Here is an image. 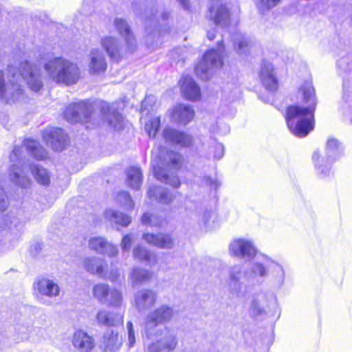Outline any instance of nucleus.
Returning a JSON list of instances; mask_svg holds the SVG:
<instances>
[{
    "label": "nucleus",
    "mask_w": 352,
    "mask_h": 352,
    "mask_svg": "<svg viewBox=\"0 0 352 352\" xmlns=\"http://www.w3.org/2000/svg\"><path fill=\"white\" fill-rule=\"evenodd\" d=\"M89 71L91 74H101L106 71L107 63L104 53L99 49H92L89 53Z\"/></svg>",
    "instance_id": "cd10ccee"
},
{
    "label": "nucleus",
    "mask_w": 352,
    "mask_h": 352,
    "mask_svg": "<svg viewBox=\"0 0 352 352\" xmlns=\"http://www.w3.org/2000/svg\"><path fill=\"white\" fill-rule=\"evenodd\" d=\"M35 53H36V52H27L25 53V57H26L27 58H32L34 57V56H35Z\"/></svg>",
    "instance_id": "4d7b16f0"
},
{
    "label": "nucleus",
    "mask_w": 352,
    "mask_h": 352,
    "mask_svg": "<svg viewBox=\"0 0 352 352\" xmlns=\"http://www.w3.org/2000/svg\"><path fill=\"white\" fill-rule=\"evenodd\" d=\"M181 91L183 97L188 100L197 101L201 98L199 87L193 78L189 76L183 77Z\"/></svg>",
    "instance_id": "c85d7f7f"
},
{
    "label": "nucleus",
    "mask_w": 352,
    "mask_h": 352,
    "mask_svg": "<svg viewBox=\"0 0 352 352\" xmlns=\"http://www.w3.org/2000/svg\"><path fill=\"white\" fill-rule=\"evenodd\" d=\"M276 305L274 295L263 291L253 294L249 307V314L253 317L265 314L267 309L274 307Z\"/></svg>",
    "instance_id": "ddd939ff"
},
{
    "label": "nucleus",
    "mask_w": 352,
    "mask_h": 352,
    "mask_svg": "<svg viewBox=\"0 0 352 352\" xmlns=\"http://www.w3.org/2000/svg\"><path fill=\"white\" fill-rule=\"evenodd\" d=\"M162 135L166 142L180 147H190L194 143L193 138L191 135L170 127L165 128Z\"/></svg>",
    "instance_id": "a211bd4d"
},
{
    "label": "nucleus",
    "mask_w": 352,
    "mask_h": 352,
    "mask_svg": "<svg viewBox=\"0 0 352 352\" xmlns=\"http://www.w3.org/2000/svg\"><path fill=\"white\" fill-rule=\"evenodd\" d=\"M160 126V118L155 117L145 124V130L150 138H155Z\"/></svg>",
    "instance_id": "c03bdc74"
},
{
    "label": "nucleus",
    "mask_w": 352,
    "mask_h": 352,
    "mask_svg": "<svg viewBox=\"0 0 352 352\" xmlns=\"http://www.w3.org/2000/svg\"><path fill=\"white\" fill-rule=\"evenodd\" d=\"M157 11L155 10L154 12L153 9L150 10H146L144 14L141 16L142 19L145 23V26L146 29V32L150 34V28L153 25L156 28L159 24V19L157 15Z\"/></svg>",
    "instance_id": "58836bf2"
},
{
    "label": "nucleus",
    "mask_w": 352,
    "mask_h": 352,
    "mask_svg": "<svg viewBox=\"0 0 352 352\" xmlns=\"http://www.w3.org/2000/svg\"><path fill=\"white\" fill-rule=\"evenodd\" d=\"M174 315L172 307L162 305L148 312L144 323V331L147 339L151 340L147 344L148 352H164L174 350L177 345V337L169 333L159 339L166 327L164 324L169 322Z\"/></svg>",
    "instance_id": "f257e3e1"
},
{
    "label": "nucleus",
    "mask_w": 352,
    "mask_h": 352,
    "mask_svg": "<svg viewBox=\"0 0 352 352\" xmlns=\"http://www.w3.org/2000/svg\"><path fill=\"white\" fill-rule=\"evenodd\" d=\"M105 217L111 222L124 227L128 226L131 221L130 217L112 209L106 210Z\"/></svg>",
    "instance_id": "c9c22d12"
},
{
    "label": "nucleus",
    "mask_w": 352,
    "mask_h": 352,
    "mask_svg": "<svg viewBox=\"0 0 352 352\" xmlns=\"http://www.w3.org/2000/svg\"><path fill=\"white\" fill-rule=\"evenodd\" d=\"M6 70L9 82L13 89L11 93L12 100H19L22 94V89L19 85L22 80H25L30 89L35 92L40 91L43 86L41 69L36 65L32 64L28 59L21 60L19 67L12 65H8Z\"/></svg>",
    "instance_id": "423d86ee"
},
{
    "label": "nucleus",
    "mask_w": 352,
    "mask_h": 352,
    "mask_svg": "<svg viewBox=\"0 0 352 352\" xmlns=\"http://www.w3.org/2000/svg\"><path fill=\"white\" fill-rule=\"evenodd\" d=\"M342 148L339 142L333 138L329 139L325 148V158L320 157L319 153L315 151L312 159L315 163L316 168L322 177L329 175L331 170V165L342 154Z\"/></svg>",
    "instance_id": "6e6552de"
},
{
    "label": "nucleus",
    "mask_w": 352,
    "mask_h": 352,
    "mask_svg": "<svg viewBox=\"0 0 352 352\" xmlns=\"http://www.w3.org/2000/svg\"><path fill=\"white\" fill-rule=\"evenodd\" d=\"M142 223L143 225L151 227H162L164 225L165 220L157 214L146 212L142 217Z\"/></svg>",
    "instance_id": "4c0bfd02"
},
{
    "label": "nucleus",
    "mask_w": 352,
    "mask_h": 352,
    "mask_svg": "<svg viewBox=\"0 0 352 352\" xmlns=\"http://www.w3.org/2000/svg\"><path fill=\"white\" fill-rule=\"evenodd\" d=\"M5 87L3 73L1 70H0V98H5L7 101H8L9 98L6 96L8 91L6 90Z\"/></svg>",
    "instance_id": "8fccbe9b"
},
{
    "label": "nucleus",
    "mask_w": 352,
    "mask_h": 352,
    "mask_svg": "<svg viewBox=\"0 0 352 352\" xmlns=\"http://www.w3.org/2000/svg\"><path fill=\"white\" fill-rule=\"evenodd\" d=\"M153 272L141 267H134L129 274L133 287L146 283L151 279Z\"/></svg>",
    "instance_id": "2f4dec72"
},
{
    "label": "nucleus",
    "mask_w": 352,
    "mask_h": 352,
    "mask_svg": "<svg viewBox=\"0 0 352 352\" xmlns=\"http://www.w3.org/2000/svg\"><path fill=\"white\" fill-rule=\"evenodd\" d=\"M260 80L264 87L269 91L277 90L278 82L271 63L263 62L259 73Z\"/></svg>",
    "instance_id": "4be33fe9"
},
{
    "label": "nucleus",
    "mask_w": 352,
    "mask_h": 352,
    "mask_svg": "<svg viewBox=\"0 0 352 352\" xmlns=\"http://www.w3.org/2000/svg\"><path fill=\"white\" fill-rule=\"evenodd\" d=\"M100 44L109 58L116 63L135 51L129 50L125 43L123 44L118 38L110 35L102 36Z\"/></svg>",
    "instance_id": "9b49d317"
},
{
    "label": "nucleus",
    "mask_w": 352,
    "mask_h": 352,
    "mask_svg": "<svg viewBox=\"0 0 352 352\" xmlns=\"http://www.w3.org/2000/svg\"><path fill=\"white\" fill-rule=\"evenodd\" d=\"M126 329L128 331V344L129 347H133L135 342V336L131 322L129 321L126 323Z\"/></svg>",
    "instance_id": "de8ad7c7"
},
{
    "label": "nucleus",
    "mask_w": 352,
    "mask_h": 352,
    "mask_svg": "<svg viewBox=\"0 0 352 352\" xmlns=\"http://www.w3.org/2000/svg\"><path fill=\"white\" fill-rule=\"evenodd\" d=\"M147 194L149 198L154 199L160 204L169 205L174 201L178 193L170 192L162 186H151L148 189Z\"/></svg>",
    "instance_id": "bb28decb"
},
{
    "label": "nucleus",
    "mask_w": 352,
    "mask_h": 352,
    "mask_svg": "<svg viewBox=\"0 0 352 352\" xmlns=\"http://www.w3.org/2000/svg\"><path fill=\"white\" fill-rule=\"evenodd\" d=\"M47 77L56 84L69 86L78 82L80 73L76 63L61 56H49L43 64Z\"/></svg>",
    "instance_id": "0eeeda50"
},
{
    "label": "nucleus",
    "mask_w": 352,
    "mask_h": 352,
    "mask_svg": "<svg viewBox=\"0 0 352 352\" xmlns=\"http://www.w3.org/2000/svg\"><path fill=\"white\" fill-rule=\"evenodd\" d=\"M349 57H343L337 62L338 67L340 68L342 70L346 71L349 68L348 64Z\"/></svg>",
    "instance_id": "864d4df0"
},
{
    "label": "nucleus",
    "mask_w": 352,
    "mask_h": 352,
    "mask_svg": "<svg viewBox=\"0 0 352 352\" xmlns=\"http://www.w3.org/2000/svg\"><path fill=\"white\" fill-rule=\"evenodd\" d=\"M157 299V293L149 289H142L134 294V305L138 311L153 307Z\"/></svg>",
    "instance_id": "aec40b11"
},
{
    "label": "nucleus",
    "mask_w": 352,
    "mask_h": 352,
    "mask_svg": "<svg viewBox=\"0 0 352 352\" xmlns=\"http://www.w3.org/2000/svg\"><path fill=\"white\" fill-rule=\"evenodd\" d=\"M211 218V212L208 210H203L199 217V221L204 224H206Z\"/></svg>",
    "instance_id": "603ef678"
},
{
    "label": "nucleus",
    "mask_w": 352,
    "mask_h": 352,
    "mask_svg": "<svg viewBox=\"0 0 352 352\" xmlns=\"http://www.w3.org/2000/svg\"><path fill=\"white\" fill-rule=\"evenodd\" d=\"M116 201L126 210H132L134 203L127 192H120L117 195Z\"/></svg>",
    "instance_id": "37998d69"
},
{
    "label": "nucleus",
    "mask_w": 352,
    "mask_h": 352,
    "mask_svg": "<svg viewBox=\"0 0 352 352\" xmlns=\"http://www.w3.org/2000/svg\"><path fill=\"white\" fill-rule=\"evenodd\" d=\"M113 25L119 34L123 37L126 45L128 46V49L129 50H135L137 48L136 39L127 21L122 18H116L113 21Z\"/></svg>",
    "instance_id": "b1692460"
},
{
    "label": "nucleus",
    "mask_w": 352,
    "mask_h": 352,
    "mask_svg": "<svg viewBox=\"0 0 352 352\" xmlns=\"http://www.w3.org/2000/svg\"><path fill=\"white\" fill-rule=\"evenodd\" d=\"M72 342L80 352H90L95 346L94 338L80 330L74 333Z\"/></svg>",
    "instance_id": "c756f323"
},
{
    "label": "nucleus",
    "mask_w": 352,
    "mask_h": 352,
    "mask_svg": "<svg viewBox=\"0 0 352 352\" xmlns=\"http://www.w3.org/2000/svg\"><path fill=\"white\" fill-rule=\"evenodd\" d=\"M281 0H258L256 7L261 14H264L276 7L280 3Z\"/></svg>",
    "instance_id": "79ce46f5"
},
{
    "label": "nucleus",
    "mask_w": 352,
    "mask_h": 352,
    "mask_svg": "<svg viewBox=\"0 0 352 352\" xmlns=\"http://www.w3.org/2000/svg\"><path fill=\"white\" fill-rule=\"evenodd\" d=\"M215 37V31L214 30H211V31H208V33H207V38L210 40V41H212Z\"/></svg>",
    "instance_id": "6e6d98bb"
},
{
    "label": "nucleus",
    "mask_w": 352,
    "mask_h": 352,
    "mask_svg": "<svg viewBox=\"0 0 352 352\" xmlns=\"http://www.w3.org/2000/svg\"><path fill=\"white\" fill-rule=\"evenodd\" d=\"M183 156L174 151H168L162 146L152 151V168L156 179L174 188L181 185L178 176L173 173L182 166Z\"/></svg>",
    "instance_id": "39448f33"
},
{
    "label": "nucleus",
    "mask_w": 352,
    "mask_h": 352,
    "mask_svg": "<svg viewBox=\"0 0 352 352\" xmlns=\"http://www.w3.org/2000/svg\"><path fill=\"white\" fill-rule=\"evenodd\" d=\"M30 168L35 179L38 184L44 186L50 184V175L45 168L40 167L38 165H34Z\"/></svg>",
    "instance_id": "e433bc0d"
},
{
    "label": "nucleus",
    "mask_w": 352,
    "mask_h": 352,
    "mask_svg": "<svg viewBox=\"0 0 352 352\" xmlns=\"http://www.w3.org/2000/svg\"><path fill=\"white\" fill-rule=\"evenodd\" d=\"M34 294L37 300L42 304L50 305L52 303L45 297L50 298H56L59 296L60 289L58 285L52 280L41 278L34 283Z\"/></svg>",
    "instance_id": "4468645a"
},
{
    "label": "nucleus",
    "mask_w": 352,
    "mask_h": 352,
    "mask_svg": "<svg viewBox=\"0 0 352 352\" xmlns=\"http://www.w3.org/2000/svg\"><path fill=\"white\" fill-rule=\"evenodd\" d=\"M98 324L105 326H115L122 320V318L117 314H113L105 309H100L96 315Z\"/></svg>",
    "instance_id": "473e14b6"
},
{
    "label": "nucleus",
    "mask_w": 352,
    "mask_h": 352,
    "mask_svg": "<svg viewBox=\"0 0 352 352\" xmlns=\"http://www.w3.org/2000/svg\"><path fill=\"white\" fill-rule=\"evenodd\" d=\"M208 17L216 25L226 27L230 21V12L225 0H211L208 6Z\"/></svg>",
    "instance_id": "dca6fc26"
},
{
    "label": "nucleus",
    "mask_w": 352,
    "mask_h": 352,
    "mask_svg": "<svg viewBox=\"0 0 352 352\" xmlns=\"http://www.w3.org/2000/svg\"><path fill=\"white\" fill-rule=\"evenodd\" d=\"M209 154L212 153L214 160H220L224 155V146L222 144L217 142L214 140L210 141Z\"/></svg>",
    "instance_id": "a19ab883"
},
{
    "label": "nucleus",
    "mask_w": 352,
    "mask_h": 352,
    "mask_svg": "<svg viewBox=\"0 0 352 352\" xmlns=\"http://www.w3.org/2000/svg\"><path fill=\"white\" fill-rule=\"evenodd\" d=\"M133 256L140 261L148 262L151 259V253L147 248L138 245L133 250Z\"/></svg>",
    "instance_id": "ea45409f"
},
{
    "label": "nucleus",
    "mask_w": 352,
    "mask_h": 352,
    "mask_svg": "<svg viewBox=\"0 0 352 352\" xmlns=\"http://www.w3.org/2000/svg\"><path fill=\"white\" fill-rule=\"evenodd\" d=\"M224 51L223 42H219L217 50H210L205 53L202 60L195 67L197 76L204 80L210 78V70L213 68H220L223 65L222 54Z\"/></svg>",
    "instance_id": "1a4fd4ad"
},
{
    "label": "nucleus",
    "mask_w": 352,
    "mask_h": 352,
    "mask_svg": "<svg viewBox=\"0 0 352 352\" xmlns=\"http://www.w3.org/2000/svg\"><path fill=\"white\" fill-rule=\"evenodd\" d=\"M122 344V336L113 330L105 332L100 347L104 352H116Z\"/></svg>",
    "instance_id": "7c9ffc66"
},
{
    "label": "nucleus",
    "mask_w": 352,
    "mask_h": 352,
    "mask_svg": "<svg viewBox=\"0 0 352 352\" xmlns=\"http://www.w3.org/2000/svg\"><path fill=\"white\" fill-rule=\"evenodd\" d=\"M132 241L133 238L131 234H126L122 238L120 246L123 252H129Z\"/></svg>",
    "instance_id": "09e8293b"
},
{
    "label": "nucleus",
    "mask_w": 352,
    "mask_h": 352,
    "mask_svg": "<svg viewBox=\"0 0 352 352\" xmlns=\"http://www.w3.org/2000/svg\"><path fill=\"white\" fill-rule=\"evenodd\" d=\"M23 145L34 158L43 160L47 157L45 150L41 146L37 141L32 139H28L23 142Z\"/></svg>",
    "instance_id": "f704fd0d"
},
{
    "label": "nucleus",
    "mask_w": 352,
    "mask_h": 352,
    "mask_svg": "<svg viewBox=\"0 0 352 352\" xmlns=\"http://www.w3.org/2000/svg\"><path fill=\"white\" fill-rule=\"evenodd\" d=\"M148 100L151 101V97L148 96V97L146 98L145 100L143 101L142 106L145 107L146 104L147 103V102Z\"/></svg>",
    "instance_id": "13d9d810"
},
{
    "label": "nucleus",
    "mask_w": 352,
    "mask_h": 352,
    "mask_svg": "<svg viewBox=\"0 0 352 352\" xmlns=\"http://www.w3.org/2000/svg\"><path fill=\"white\" fill-rule=\"evenodd\" d=\"M257 252L254 242L244 238L234 239L229 245L230 254L241 259L252 260Z\"/></svg>",
    "instance_id": "2eb2a0df"
},
{
    "label": "nucleus",
    "mask_w": 352,
    "mask_h": 352,
    "mask_svg": "<svg viewBox=\"0 0 352 352\" xmlns=\"http://www.w3.org/2000/svg\"><path fill=\"white\" fill-rule=\"evenodd\" d=\"M142 239L149 245L161 249L170 250L175 247V240L169 234L145 233Z\"/></svg>",
    "instance_id": "a878e982"
},
{
    "label": "nucleus",
    "mask_w": 352,
    "mask_h": 352,
    "mask_svg": "<svg viewBox=\"0 0 352 352\" xmlns=\"http://www.w3.org/2000/svg\"><path fill=\"white\" fill-rule=\"evenodd\" d=\"M126 183L134 190H138L142 183V173L140 168L131 166L126 170Z\"/></svg>",
    "instance_id": "72a5a7b5"
},
{
    "label": "nucleus",
    "mask_w": 352,
    "mask_h": 352,
    "mask_svg": "<svg viewBox=\"0 0 352 352\" xmlns=\"http://www.w3.org/2000/svg\"><path fill=\"white\" fill-rule=\"evenodd\" d=\"M195 116V111L192 106L178 104L173 108L171 118L173 122L178 124L186 125L190 122Z\"/></svg>",
    "instance_id": "393cba45"
},
{
    "label": "nucleus",
    "mask_w": 352,
    "mask_h": 352,
    "mask_svg": "<svg viewBox=\"0 0 352 352\" xmlns=\"http://www.w3.org/2000/svg\"><path fill=\"white\" fill-rule=\"evenodd\" d=\"M181 6L184 8V9H188L189 8V6H190V3H189V1L188 0H177Z\"/></svg>",
    "instance_id": "5fc2aeb1"
},
{
    "label": "nucleus",
    "mask_w": 352,
    "mask_h": 352,
    "mask_svg": "<svg viewBox=\"0 0 352 352\" xmlns=\"http://www.w3.org/2000/svg\"><path fill=\"white\" fill-rule=\"evenodd\" d=\"M22 148L15 146L10 155V161L13 163L10 168V175L13 181L22 188H28L30 185V179L21 175V166H23V160L21 157Z\"/></svg>",
    "instance_id": "f3484780"
},
{
    "label": "nucleus",
    "mask_w": 352,
    "mask_h": 352,
    "mask_svg": "<svg viewBox=\"0 0 352 352\" xmlns=\"http://www.w3.org/2000/svg\"><path fill=\"white\" fill-rule=\"evenodd\" d=\"M8 202L6 199L3 189L0 186V211H4L7 209Z\"/></svg>",
    "instance_id": "3c124183"
},
{
    "label": "nucleus",
    "mask_w": 352,
    "mask_h": 352,
    "mask_svg": "<svg viewBox=\"0 0 352 352\" xmlns=\"http://www.w3.org/2000/svg\"><path fill=\"white\" fill-rule=\"evenodd\" d=\"M259 258L252 263L247 270H243L241 265L236 264L231 266L228 270V291L236 296H243L249 288L263 283L269 275V265H267L265 259L260 255Z\"/></svg>",
    "instance_id": "7ed1b4c3"
},
{
    "label": "nucleus",
    "mask_w": 352,
    "mask_h": 352,
    "mask_svg": "<svg viewBox=\"0 0 352 352\" xmlns=\"http://www.w3.org/2000/svg\"><path fill=\"white\" fill-rule=\"evenodd\" d=\"M95 109L100 111L102 119L111 127L119 130L122 126V116L113 107L104 101L91 102L80 101L67 106L64 111L65 120L70 123H88L91 122V116Z\"/></svg>",
    "instance_id": "20e7f679"
},
{
    "label": "nucleus",
    "mask_w": 352,
    "mask_h": 352,
    "mask_svg": "<svg viewBox=\"0 0 352 352\" xmlns=\"http://www.w3.org/2000/svg\"><path fill=\"white\" fill-rule=\"evenodd\" d=\"M235 50L239 54H245L249 50V42L247 37L241 35L235 39Z\"/></svg>",
    "instance_id": "a18cd8bd"
},
{
    "label": "nucleus",
    "mask_w": 352,
    "mask_h": 352,
    "mask_svg": "<svg viewBox=\"0 0 352 352\" xmlns=\"http://www.w3.org/2000/svg\"><path fill=\"white\" fill-rule=\"evenodd\" d=\"M92 294L100 303L110 307H119L122 302V295L120 290L111 288L108 285L98 283L94 286Z\"/></svg>",
    "instance_id": "f8f14e48"
},
{
    "label": "nucleus",
    "mask_w": 352,
    "mask_h": 352,
    "mask_svg": "<svg viewBox=\"0 0 352 352\" xmlns=\"http://www.w3.org/2000/svg\"><path fill=\"white\" fill-rule=\"evenodd\" d=\"M88 246L91 250L100 254H107L109 256L114 257L118 254V248L108 243L103 237H91L88 241Z\"/></svg>",
    "instance_id": "5701e85b"
},
{
    "label": "nucleus",
    "mask_w": 352,
    "mask_h": 352,
    "mask_svg": "<svg viewBox=\"0 0 352 352\" xmlns=\"http://www.w3.org/2000/svg\"><path fill=\"white\" fill-rule=\"evenodd\" d=\"M83 267L85 270L91 274L111 281H116L120 276L119 270L117 267L109 271L106 262L97 256H88L83 259Z\"/></svg>",
    "instance_id": "9d476101"
},
{
    "label": "nucleus",
    "mask_w": 352,
    "mask_h": 352,
    "mask_svg": "<svg viewBox=\"0 0 352 352\" xmlns=\"http://www.w3.org/2000/svg\"><path fill=\"white\" fill-rule=\"evenodd\" d=\"M43 138L52 149L61 151L67 143V135L60 128L50 127L43 132Z\"/></svg>",
    "instance_id": "6ab92c4d"
},
{
    "label": "nucleus",
    "mask_w": 352,
    "mask_h": 352,
    "mask_svg": "<svg viewBox=\"0 0 352 352\" xmlns=\"http://www.w3.org/2000/svg\"><path fill=\"white\" fill-rule=\"evenodd\" d=\"M201 184L209 186L212 190H217L221 185V183L217 179H213L209 176H204L201 179Z\"/></svg>",
    "instance_id": "49530a36"
},
{
    "label": "nucleus",
    "mask_w": 352,
    "mask_h": 352,
    "mask_svg": "<svg viewBox=\"0 0 352 352\" xmlns=\"http://www.w3.org/2000/svg\"><path fill=\"white\" fill-rule=\"evenodd\" d=\"M298 93L302 96V102L307 107L289 106L287 110L286 121L291 133L297 137L303 138L314 128V112L317 99L312 81L305 80L300 87Z\"/></svg>",
    "instance_id": "f03ea898"
},
{
    "label": "nucleus",
    "mask_w": 352,
    "mask_h": 352,
    "mask_svg": "<svg viewBox=\"0 0 352 352\" xmlns=\"http://www.w3.org/2000/svg\"><path fill=\"white\" fill-rule=\"evenodd\" d=\"M161 16L162 20H166L168 16V14L166 12H162L161 13Z\"/></svg>",
    "instance_id": "bf43d9fd"
},
{
    "label": "nucleus",
    "mask_w": 352,
    "mask_h": 352,
    "mask_svg": "<svg viewBox=\"0 0 352 352\" xmlns=\"http://www.w3.org/2000/svg\"><path fill=\"white\" fill-rule=\"evenodd\" d=\"M261 256L265 259L266 265H269L270 281L272 285L275 287L280 288L285 280V271L283 266L266 254H261Z\"/></svg>",
    "instance_id": "412c9836"
}]
</instances>
